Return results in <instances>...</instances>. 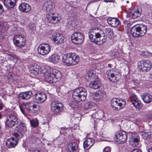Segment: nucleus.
I'll use <instances>...</instances> for the list:
<instances>
[{"instance_id":"nucleus-1","label":"nucleus","mask_w":152,"mask_h":152,"mask_svg":"<svg viewBox=\"0 0 152 152\" xmlns=\"http://www.w3.org/2000/svg\"><path fill=\"white\" fill-rule=\"evenodd\" d=\"M42 73L45 75V81L50 83H55L58 82L61 77L60 72L57 69H51L48 66L45 67Z\"/></svg>"},{"instance_id":"nucleus-2","label":"nucleus","mask_w":152,"mask_h":152,"mask_svg":"<svg viewBox=\"0 0 152 152\" xmlns=\"http://www.w3.org/2000/svg\"><path fill=\"white\" fill-rule=\"evenodd\" d=\"M79 56L74 53H69L65 54L62 57V61L67 66H73L78 63Z\"/></svg>"},{"instance_id":"nucleus-3","label":"nucleus","mask_w":152,"mask_h":152,"mask_svg":"<svg viewBox=\"0 0 152 152\" xmlns=\"http://www.w3.org/2000/svg\"><path fill=\"white\" fill-rule=\"evenodd\" d=\"M87 95V90L83 87L76 88L73 91L72 94L74 100L77 102L85 100Z\"/></svg>"},{"instance_id":"nucleus-4","label":"nucleus","mask_w":152,"mask_h":152,"mask_svg":"<svg viewBox=\"0 0 152 152\" xmlns=\"http://www.w3.org/2000/svg\"><path fill=\"white\" fill-rule=\"evenodd\" d=\"M147 31V26L143 24L134 25L130 29L131 33L134 37H139L143 36Z\"/></svg>"},{"instance_id":"nucleus-5","label":"nucleus","mask_w":152,"mask_h":152,"mask_svg":"<svg viewBox=\"0 0 152 152\" xmlns=\"http://www.w3.org/2000/svg\"><path fill=\"white\" fill-rule=\"evenodd\" d=\"M22 112L24 114L29 113H35L38 109V107L32 102L24 103L20 106Z\"/></svg>"},{"instance_id":"nucleus-6","label":"nucleus","mask_w":152,"mask_h":152,"mask_svg":"<svg viewBox=\"0 0 152 152\" xmlns=\"http://www.w3.org/2000/svg\"><path fill=\"white\" fill-rule=\"evenodd\" d=\"M107 77L111 82L116 83L118 81L121 77V73L115 69L108 70L106 72Z\"/></svg>"},{"instance_id":"nucleus-7","label":"nucleus","mask_w":152,"mask_h":152,"mask_svg":"<svg viewBox=\"0 0 152 152\" xmlns=\"http://www.w3.org/2000/svg\"><path fill=\"white\" fill-rule=\"evenodd\" d=\"M18 123L17 115L16 113H11L7 116L5 122L6 128H12Z\"/></svg>"},{"instance_id":"nucleus-8","label":"nucleus","mask_w":152,"mask_h":152,"mask_svg":"<svg viewBox=\"0 0 152 152\" xmlns=\"http://www.w3.org/2000/svg\"><path fill=\"white\" fill-rule=\"evenodd\" d=\"M125 103L124 99L113 98L110 101L111 106L116 110L123 109L125 107Z\"/></svg>"},{"instance_id":"nucleus-9","label":"nucleus","mask_w":152,"mask_h":152,"mask_svg":"<svg viewBox=\"0 0 152 152\" xmlns=\"http://www.w3.org/2000/svg\"><path fill=\"white\" fill-rule=\"evenodd\" d=\"M138 68L142 71L148 72L152 67L151 64L148 60H142L138 63Z\"/></svg>"},{"instance_id":"nucleus-10","label":"nucleus","mask_w":152,"mask_h":152,"mask_svg":"<svg viewBox=\"0 0 152 152\" xmlns=\"http://www.w3.org/2000/svg\"><path fill=\"white\" fill-rule=\"evenodd\" d=\"M13 40L15 44L19 48L24 47L26 43V38L20 34L15 35Z\"/></svg>"},{"instance_id":"nucleus-11","label":"nucleus","mask_w":152,"mask_h":152,"mask_svg":"<svg viewBox=\"0 0 152 152\" xmlns=\"http://www.w3.org/2000/svg\"><path fill=\"white\" fill-rule=\"evenodd\" d=\"M115 140L118 144H123L127 140V134L125 132L120 131L117 132L115 135Z\"/></svg>"},{"instance_id":"nucleus-12","label":"nucleus","mask_w":152,"mask_h":152,"mask_svg":"<svg viewBox=\"0 0 152 152\" xmlns=\"http://www.w3.org/2000/svg\"><path fill=\"white\" fill-rule=\"evenodd\" d=\"M63 107V104L57 101L53 102L51 104V110L54 114L58 113L62 110Z\"/></svg>"},{"instance_id":"nucleus-13","label":"nucleus","mask_w":152,"mask_h":152,"mask_svg":"<svg viewBox=\"0 0 152 152\" xmlns=\"http://www.w3.org/2000/svg\"><path fill=\"white\" fill-rule=\"evenodd\" d=\"M72 42L76 44L82 43L84 40L83 34L80 32L74 33L71 36Z\"/></svg>"},{"instance_id":"nucleus-14","label":"nucleus","mask_w":152,"mask_h":152,"mask_svg":"<svg viewBox=\"0 0 152 152\" xmlns=\"http://www.w3.org/2000/svg\"><path fill=\"white\" fill-rule=\"evenodd\" d=\"M50 46L47 44L44 43L40 44L38 46L37 51L38 53L42 55L48 54L50 50Z\"/></svg>"},{"instance_id":"nucleus-15","label":"nucleus","mask_w":152,"mask_h":152,"mask_svg":"<svg viewBox=\"0 0 152 152\" xmlns=\"http://www.w3.org/2000/svg\"><path fill=\"white\" fill-rule=\"evenodd\" d=\"M140 137L137 134L131 133L129 137V143L133 147L137 146L138 145Z\"/></svg>"},{"instance_id":"nucleus-16","label":"nucleus","mask_w":152,"mask_h":152,"mask_svg":"<svg viewBox=\"0 0 152 152\" xmlns=\"http://www.w3.org/2000/svg\"><path fill=\"white\" fill-rule=\"evenodd\" d=\"M47 20L50 23H57L59 22L60 18L56 16L55 14L52 12H49L46 15Z\"/></svg>"},{"instance_id":"nucleus-17","label":"nucleus","mask_w":152,"mask_h":152,"mask_svg":"<svg viewBox=\"0 0 152 152\" xmlns=\"http://www.w3.org/2000/svg\"><path fill=\"white\" fill-rule=\"evenodd\" d=\"M130 100L132 104L136 108L139 109L142 107V104L136 95H132L130 97Z\"/></svg>"},{"instance_id":"nucleus-18","label":"nucleus","mask_w":152,"mask_h":152,"mask_svg":"<svg viewBox=\"0 0 152 152\" xmlns=\"http://www.w3.org/2000/svg\"><path fill=\"white\" fill-rule=\"evenodd\" d=\"M90 41L94 42L96 44L98 45H101L105 43L107 41V39L106 38H103L102 39H100L98 40L96 39L94 35L92 34L91 33H88Z\"/></svg>"},{"instance_id":"nucleus-19","label":"nucleus","mask_w":152,"mask_h":152,"mask_svg":"<svg viewBox=\"0 0 152 152\" xmlns=\"http://www.w3.org/2000/svg\"><path fill=\"white\" fill-rule=\"evenodd\" d=\"M47 99L46 95L44 93H37L35 94L34 101L38 103L44 102Z\"/></svg>"},{"instance_id":"nucleus-20","label":"nucleus","mask_w":152,"mask_h":152,"mask_svg":"<svg viewBox=\"0 0 152 152\" xmlns=\"http://www.w3.org/2000/svg\"><path fill=\"white\" fill-rule=\"evenodd\" d=\"M53 41L57 44H60L64 41V38L59 33H54L53 34Z\"/></svg>"},{"instance_id":"nucleus-21","label":"nucleus","mask_w":152,"mask_h":152,"mask_svg":"<svg viewBox=\"0 0 152 152\" xmlns=\"http://www.w3.org/2000/svg\"><path fill=\"white\" fill-rule=\"evenodd\" d=\"M108 23L113 27H119L120 26L121 23L120 20L115 18H109L107 20Z\"/></svg>"},{"instance_id":"nucleus-22","label":"nucleus","mask_w":152,"mask_h":152,"mask_svg":"<svg viewBox=\"0 0 152 152\" xmlns=\"http://www.w3.org/2000/svg\"><path fill=\"white\" fill-rule=\"evenodd\" d=\"M18 139L17 138L11 137L8 139L6 142V145L8 148H14L16 145Z\"/></svg>"},{"instance_id":"nucleus-23","label":"nucleus","mask_w":152,"mask_h":152,"mask_svg":"<svg viewBox=\"0 0 152 152\" xmlns=\"http://www.w3.org/2000/svg\"><path fill=\"white\" fill-rule=\"evenodd\" d=\"M44 69H42L40 66L36 64H34L31 68V73L34 75L42 73Z\"/></svg>"},{"instance_id":"nucleus-24","label":"nucleus","mask_w":152,"mask_h":152,"mask_svg":"<svg viewBox=\"0 0 152 152\" xmlns=\"http://www.w3.org/2000/svg\"><path fill=\"white\" fill-rule=\"evenodd\" d=\"M19 9L21 11L27 13L30 11L31 8L30 5L26 3H22L19 7Z\"/></svg>"},{"instance_id":"nucleus-25","label":"nucleus","mask_w":152,"mask_h":152,"mask_svg":"<svg viewBox=\"0 0 152 152\" xmlns=\"http://www.w3.org/2000/svg\"><path fill=\"white\" fill-rule=\"evenodd\" d=\"M33 96V94L31 91L21 93L19 95V98L24 100L28 99Z\"/></svg>"},{"instance_id":"nucleus-26","label":"nucleus","mask_w":152,"mask_h":152,"mask_svg":"<svg viewBox=\"0 0 152 152\" xmlns=\"http://www.w3.org/2000/svg\"><path fill=\"white\" fill-rule=\"evenodd\" d=\"M94 143V140L92 138H88L83 142V147L85 149L88 150L92 146Z\"/></svg>"},{"instance_id":"nucleus-27","label":"nucleus","mask_w":152,"mask_h":152,"mask_svg":"<svg viewBox=\"0 0 152 152\" xmlns=\"http://www.w3.org/2000/svg\"><path fill=\"white\" fill-rule=\"evenodd\" d=\"M78 148V145L75 142L69 143L66 148V150L69 152H75Z\"/></svg>"},{"instance_id":"nucleus-28","label":"nucleus","mask_w":152,"mask_h":152,"mask_svg":"<svg viewBox=\"0 0 152 152\" xmlns=\"http://www.w3.org/2000/svg\"><path fill=\"white\" fill-rule=\"evenodd\" d=\"M144 102L146 103H149L152 101V96L148 93L142 94L141 95Z\"/></svg>"},{"instance_id":"nucleus-29","label":"nucleus","mask_w":152,"mask_h":152,"mask_svg":"<svg viewBox=\"0 0 152 152\" xmlns=\"http://www.w3.org/2000/svg\"><path fill=\"white\" fill-rule=\"evenodd\" d=\"M16 0H4V6L7 9L12 8L15 6Z\"/></svg>"},{"instance_id":"nucleus-30","label":"nucleus","mask_w":152,"mask_h":152,"mask_svg":"<svg viewBox=\"0 0 152 152\" xmlns=\"http://www.w3.org/2000/svg\"><path fill=\"white\" fill-rule=\"evenodd\" d=\"M60 59L59 56L54 54H52L48 58L49 61L54 64L57 63Z\"/></svg>"},{"instance_id":"nucleus-31","label":"nucleus","mask_w":152,"mask_h":152,"mask_svg":"<svg viewBox=\"0 0 152 152\" xmlns=\"http://www.w3.org/2000/svg\"><path fill=\"white\" fill-rule=\"evenodd\" d=\"M141 12L137 9L135 10L134 11L130 12L127 15L128 17L133 18H136L139 17L141 15Z\"/></svg>"},{"instance_id":"nucleus-32","label":"nucleus","mask_w":152,"mask_h":152,"mask_svg":"<svg viewBox=\"0 0 152 152\" xmlns=\"http://www.w3.org/2000/svg\"><path fill=\"white\" fill-rule=\"evenodd\" d=\"M18 131L21 135L25 134L27 131L26 124L24 123H20L19 126Z\"/></svg>"},{"instance_id":"nucleus-33","label":"nucleus","mask_w":152,"mask_h":152,"mask_svg":"<svg viewBox=\"0 0 152 152\" xmlns=\"http://www.w3.org/2000/svg\"><path fill=\"white\" fill-rule=\"evenodd\" d=\"M101 84L98 80H94L91 82L89 84L90 87L92 88L96 89L100 87Z\"/></svg>"},{"instance_id":"nucleus-34","label":"nucleus","mask_w":152,"mask_h":152,"mask_svg":"<svg viewBox=\"0 0 152 152\" xmlns=\"http://www.w3.org/2000/svg\"><path fill=\"white\" fill-rule=\"evenodd\" d=\"M105 95V93L103 91H98L95 94L94 98L96 100L102 99Z\"/></svg>"},{"instance_id":"nucleus-35","label":"nucleus","mask_w":152,"mask_h":152,"mask_svg":"<svg viewBox=\"0 0 152 152\" xmlns=\"http://www.w3.org/2000/svg\"><path fill=\"white\" fill-rule=\"evenodd\" d=\"M45 7V10L47 12H51L53 8V3L52 2L50 1H48L46 4Z\"/></svg>"},{"instance_id":"nucleus-36","label":"nucleus","mask_w":152,"mask_h":152,"mask_svg":"<svg viewBox=\"0 0 152 152\" xmlns=\"http://www.w3.org/2000/svg\"><path fill=\"white\" fill-rule=\"evenodd\" d=\"M97 30H99V31L95 33V37L96 39L100 38L101 36H103L104 38H106L107 39L106 37L105 36V34L104 33L103 30L98 29Z\"/></svg>"},{"instance_id":"nucleus-37","label":"nucleus","mask_w":152,"mask_h":152,"mask_svg":"<svg viewBox=\"0 0 152 152\" xmlns=\"http://www.w3.org/2000/svg\"><path fill=\"white\" fill-rule=\"evenodd\" d=\"M95 72L94 70L89 71L86 75V78L89 80L94 79L95 76Z\"/></svg>"},{"instance_id":"nucleus-38","label":"nucleus","mask_w":152,"mask_h":152,"mask_svg":"<svg viewBox=\"0 0 152 152\" xmlns=\"http://www.w3.org/2000/svg\"><path fill=\"white\" fill-rule=\"evenodd\" d=\"M151 134L150 132H145L142 135V138L147 140H149L151 137Z\"/></svg>"},{"instance_id":"nucleus-39","label":"nucleus","mask_w":152,"mask_h":152,"mask_svg":"<svg viewBox=\"0 0 152 152\" xmlns=\"http://www.w3.org/2000/svg\"><path fill=\"white\" fill-rule=\"evenodd\" d=\"M31 125L32 127L35 128L38 125V121L36 118H34L30 120Z\"/></svg>"},{"instance_id":"nucleus-40","label":"nucleus","mask_w":152,"mask_h":152,"mask_svg":"<svg viewBox=\"0 0 152 152\" xmlns=\"http://www.w3.org/2000/svg\"><path fill=\"white\" fill-rule=\"evenodd\" d=\"M106 34L109 38H112L114 37V34L113 30L110 28H107L106 29Z\"/></svg>"},{"instance_id":"nucleus-41","label":"nucleus","mask_w":152,"mask_h":152,"mask_svg":"<svg viewBox=\"0 0 152 152\" xmlns=\"http://www.w3.org/2000/svg\"><path fill=\"white\" fill-rule=\"evenodd\" d=\"M93 106V103L91 102H88L86 103L84 105L85 109H88L91 108Z\"/></svg>"},{"instance_id":"nucleus-42","label":"nucleus","mask_w":152,"mask_h":152,"mask_svg":"<svg viewBox=\"0 0 152 152\" xmlns=\"http://www.w3.org/2000/svg\"><path fill=\"white\" fill-rule=\"evenodd\" d=\"M111 148L109 146L105 147L103 150V152H110Z\"/></svg>"},{"instance_id":"nucleus-43","label":"nucleus","mask_w":152,"mask_h":152,"mask_svg":"<svg viewBox=\"0 0 152 152\" xmlns=\"http://www.w3.org/2000/svg\"><path fill=\"white\" fill-rule=\"evenodd\" d=\"M4 38V34L1 31H0V42H1L3 41Z\"/></svg>"},{"instance_id":"nucleus-44","label":"nucleus","mask_w":152,"mask_h":152,"mask_svg":"<svg viewBox=\"0 0 152 152\" xmlns=\"http://www.w3.org/2000/svg\"><path fill=\"white\" fill-rule=\"evenodd\" d=\"M145 118L148 120L151 119H152V115L150 114H148L145 116Z\"/></svg>"},{"instance_id":"nucleus-45","label":"nucleus","mask_w":152,"mask_h":152,"mask_svg":"<svg viewBox=\"0 0 152 152\" xmlns=\"http://www.w3.org/2000/svg\"><path fill=\"white\" fill-rule=\"evenodd\" d=\"M131 152H142L141 150L139 149H133Z\"/></svg>"},{"instance_id":"nucleus-46","label":"nucleus","mask_w":152,"mask_h":152,"mask_svg":"<svg viewBox=\"0 0 152 152\" xmlns=\"http://www.w3.org/2000/svg\"><path fill=\"white\" fill-rule=\"evenodd\" d=\"M4 11V8L2 5L0 3V14H1Z\"/></svg>"},{"instance_id":"nucleus-47","label":"nucleus","mask_w":152,"mask_h":152,"mask_svg":"<svg viewBox=\"0 0 152 152\" xmlns=\"http://www.w3.org/2000/svg\"><path fill=\"white\" fill-rule=\"evenodd\" d=\"M31 152H40V151L37 148H35L32 150Z\"/></svg>"},{"instance_id":"nucleus-48","label":"nucleus","mask_w":152,"mask_h":152,"mask_svg":"<svg viewBox=\"0 0 152 152\" xmlns=\"http://www.w3.org/2000/svg\"><path fill=\"white\" fill-rule=\"evenodd\" d=\"M104 2H113L114 0H104Z\"/></svg>"},{"instance_id":"nucleus-49","label":"nucleus","mask_w":152,"mask_h":152,"mask_svg":"<svg viewBox=\"0 0 152 152\" xmlns=\"http://www.w3.org/2000/svg\"><path fill=\"white\" fill-rule=\"evenodd\" d=\"M10 57H9L10 58L13 59L12 58H15L16 56L15 55L13 54H10L9 55Z\"/></svg>"},{"instance_id":"nucleus-50","label":"nucleus","mask_w":152,"mask_h":152,"mask_svg":"<svg viewBox=\"0 0 152 152\" xmlns=\"http://www.w3.org/2000/svg\"><path fill=\"white\" fill-rule=\"evenodd\" d=\"M4 106V105L2 103L0 104V110H1Z\"/></svg>"},{"instance_id":"nucleus-51","label":"nucleus","mask_w":152,"mask_h":152,"mask_svg":"<svg viewBox=\"0 0 152 152\" xmlns=\"http://www.w3.org/2000/svg\"><path fill=\"white\" fill-rule=\"evenodd\" d=\"M148 152H152V146L149 149Z\"/></svg>"},{"instance_id":"nucleus-52","label":"nucleus","mask_w":152,"mask_h":152,"mask_svg":"<svg viewBox=\"0 0 152 152\" xmlns=\"http://www.w3.org/2000/svg\"><path fill=\"white\" fill-rule=\"evenodd\" d=\"M3 26V25L2 23H0V30L2 29Z\"/></svg>"},{"instance_id":"nucleus-53","label":"nucleus","mask_w":152,"mask_h":152,"mask_svg":"<svg viewBox=\"0 0 152 152\" xmlns=\"http://www.w3.org/2000/svg\"><path fill=\"white\" fill-rule=\"evenodd\" d=\"M100 0H92L91 1V2H97V1H100Z\"/></svg>"},{"instance_id":"nucleus-54","label":"nucleus","mask_w":152,"mask_h":152,"mask_svg":"<svg viewBox=\"0 0 152 152\" xmlns=\"http://www.w3.org/2000/svg\"><path fill=\"white\" fill-rule=\"evenodd\" d=\"M108 66L110 68L112 67H113V65L111 64H108Z\"/></svg>"},{"instance_id":"nucleus-55","label":"nucleus","mask_w":152,"mask_h":152,"mask_svg":"<svg viewBox=\"0 0 152 152\" xmlns=\"http://www.w3.org/2000/svg\"><path fill=\"white\" fill-rule=\"evenodd\" d=\"M2 130V128L1 127V125H0V132L1 130Z\"/></svg>"},{"instance_id":"nucleus-56","label":"nucleus","mask_w":152,"mask_h":152,"mask_svg":"<svg viewBox=\"0 0 152 152\" xmlns=\"http://www.w3.org/2000/svg\"><path fill=\"white\" fill-rule=\"evenodd\" d=\"M1 115L0 113V119H1Z\"/></svg>"},{"instance_id":"nucleus-57","label":"nucleus","mask_w":152,"mask_h":152,"mask_svg":"<svg viewBox=\"0 0 152 152\" xmlns=\"http://www.w3.org/2000/svg\"><path fill=\"white\" fill-rule=\"evenodd\" d=\"M127 3H128V2H129V1H127Z\"/></svg>"}]
</instances>
